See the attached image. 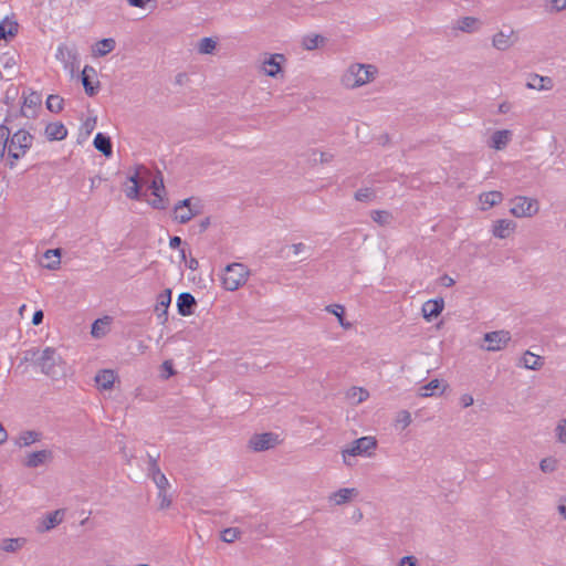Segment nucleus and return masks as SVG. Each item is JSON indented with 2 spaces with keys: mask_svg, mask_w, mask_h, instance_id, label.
I'll list each match as a JSON object with an SVG mask.
<instances>
[{
  "mask_svg": "<svg viewBox=\"0 0 566 566\" xmlns=\"http://www.w3.org/2000/svg\"><path fill=\"white\" fill-rule=\"evenodd\" d=\"M143 181L145 179H128L124 188L126 196L130 199L144 200L156 209H166L164 179H151V184L146 187Z\"/></svg>",
  "mask_w": 566,
  "mask_h": 566,
  "instance_id": "obj_1",
  "label": "nucleus"
},
{
  "mask_svg": "<svg viewBox=\"0 0 566 566\" xmlns=\"http://www.w3.org/2000/svg\"><path fill=\"white\" fill-rule=\"evenodd\" d=\"M31 359L41 369V371L53 379H59L65 375L66 363L57 350L53 347H45L40 350L29 352Z\"/></svg>",
  "mask_w": 566,
  "mask_h": 566,
  "instance_id": "obj_2",
  "label": "nucleus"
},
{
  "mask_svg": "<svg viewBox=\"0 0 566 566\" xmlns=\"http://www.w3.org/2000/svg\"><path fill=\"white\" fill-rule=\"evenodd\" d=\"M377 70L370 64H353L342 77L346 87L355 88L363 86L374 80Z\"/></svg>",
  "mask_w": 566,
  "mask_h": 566,
  "instance_id": "obj_3",
  "label": "nucleus"
},
{
  "mask_svg": "<svg viewBox=\"0 0 566 566\" xmlns=\"http://www.w3.org/2000/svg\"><path fill=\"white\" fill-rule=\"evenodd\" d=\"M377 448L375 437L366 436L354 440L348 447L342 450L343 461L346 465L352 467L354 463L350 458L354 457H371Z\"/></svg>",
  "mask_w": 566,
  "mask_h": 566,
  "instance_id": "obj_4",
  "label": "nucleus"
},
{
  "mask_svg": "<svg viewBox=\"0 0 566 566\" xmlns=\"http://www.w3.org/2000/svg\"><path fill=\"white\" fill-rule=\"evenodd\" d=\"M34 137L25 129H19L11 135L8 146V157L11 159L9 165L14 166V161L23 157L31 148Z\"/></svg>",
  "mask_w": 566,
  "mask_h": 566,
  "instance_id": "obj_5",
  "label": "nucleus"
},
{
  "mask_svg": "<svg viewBox=\"0 0 566 566\" xmlns=\"http://www.w3.org/2000/svg\"><path fill=\"white\" fill-rule=\"evenodd\" d=\"M249 274L248 268L242 263L227 265L222 274L223 287L231 292L237 291L247 283Z\"/></svg>",
  "mask_w": 566,
  "mask_h": 566,
  "instance_id": "obj_6",
  "label": "nucleus"
},
{
  "mask_svg": "<svg viewBox=\"0 0 566 566\" xmlns=\"http://www.w3.org/2000/svg\"><path fill=\"white\" fill-rule=\"evenodd\" d=\"M202 201L197 197H190L178 201L174 207V218L179 223H187L192 218L202 213Z\"/></svg>",
  "mask_w": 566,
  "mask_h": 566,
  "instance_id": "obj_7",
  "label": "nucleus"
},
{
  "mask_svg": "<svg viewBox=\"0 0 566 566\" xmlns=\"http://www.w3.org/2000/svg\"><path fill=\"white\" fill-rule=\"evenodd\" d=\"M510 212L516 218H531L537 214L539 203L536 199L517 196L511 200Z\"/></svg>",
  "mask_w": 566,
  "mask_h": 566,
  "instance_id": "obj_8",
  "label": "nucleus"
},
{
  "mask_svg": "<svg viewBox=\"0 0 566 566\" xmlns=\"http://www.w3.org/2000/svg\"><path fill=\"white\" fill-rule=\"evenodd\" d=\"M55 57L63 63L64 67L69 70L71 74L78 67V52L74 44H60L56 49Z\"/></svg>",
  "mask_w": 566,
  "mask_h": 566,
  "instance_id": "obj_9",
  "label": "nucleus"
},
{
  "mask_svg": "<svg viewBox=\"0 0 566 566\" xmlns=\"http://www.w3.org/2000/svg\"><path fill=\"white\" fill-rule=\"evenodd\" d=\"M53 460V452L50 449H43L27 453L22 459V465L28 469H36L46 465Z\"/></svg>",
  "mask_w": 566,
  "mask_h": 566,
  "instance_id": "obj_10",
  "label": "nucleus"
},
{
  "mask_svg": "<svg viewBox=\"0 0 566 566\" xmlns=\"http://www.w3.org/2000/svg\"><path fill=\"white\" fill-rule=\"evenodd\" d=\"M279 443H280L279 436L273 432L254 434L251 437V439L249 441L250 448L258 452L274 448Z\"/></svg>",
  "mask_w": 566,
  "mask_h": 566,
  "instance_id": "obj_11",
  "label": "nucleus"
},
{
  "mask_svg": "<svg viewBox=\"0 0 566 566\" xmlns=\"http://www.w3.org/2000/svg\"><path fill=\"white\" fill-rule=\"evenodd\" d=\"M286 62L284 54H265L262 61V71L270 77H276L282 72V65Z\"/></svg>",
  "mask_w": 566,
  "mask_h": 566,
  "instance_id": "obj_12",
  "label": "nucleus"
},
{
  "mask_svg": "<svg viewBox=\"0 0 566 566\" xmlns=\"http://www.w3.org/2000/svg\"><path fill=\"white\" fill-rule=\"evenodd\" d=\"M511 335L507 331H495L484 335V340L488 345L484 347L489 352H496L503 349L510 342Z\"/></svg>",
  "mask_w": 566,
  "mask_h": 566,
  "instance_id": "obj_13",
  "label": "nucleus"
},
{
  "mask_svg": "<svg viewBox=\"0 0 566 566\" xmlns=\"http://www.w3.org/2000/svg\"><path fill=\"white\" fill-rule=\"evenodd\" d=\"M41 95L36 92H31L29 95L23 94V104L21 107L22 116L27 118H34L36 108L41 106Z\"/></svg>",
  "mask_w": 566,
  "mask_h": 566,
  "instance_id": "obj_14",
  "label": "nucleus"
},
{
  "mask_svg": "<svg viewBox=\"0 0 566 566\" xmlns=\"http://www.w3.org/2000/svg\"><path fill=\"white\" fill-rule=\"evenodd\" d=\"M516 229V223L509 219H500L494 221L492 226V234L499 239L509 238Z\"/></svg>",
  "mask_w": 566,
  "mask_h": 566,
  "instance_id": "obj_15",
  "label": "nucleus"
},
{
  "mask_svg": "<svg viewBox=\"0 0 566 566\" xmlns=\"http://www.w3.org/2000/svg\"><path fill=\"white\" fill-rule=\"evenodd\" d=\"M512 136H513V134L509 129L495 130L491 135V137L488 142V145L490 148H493L495 150H502L512 140Z\"/></svg>",
  "mask_w": 566,
  "mask_h": 566,
  "instance_id": "obj_16",
  "label": "nucleus"
},
{
  "mask_svg": "<svg viewBox=\"0 0 566 566\" xmlns=\"http://www.w3.org/2000/svg\"><path fill=\"white\" fill-rule=\"evenodd\" d=\"M358 495V490L355 488H343L339 489L328 496V501L334 505H343L350 502Z\"/></svg>",
  "mask_w": 566,
  "mask_h": 566,
  "instance_id": "obj_17",
  "label": "nucleus"
},
{
  "mask_svg": "<svg viewBox=\"0 0 566 566\" xmlns=\"http://www.w3.org/2000/svg\"><path fill=\"white\" fill-rule=\"evenodd\" d=\"M171 303V290L167 289L161 292L157 297V303L155 306V312L161 323L167 321V311Z\"/></svg>",
  "mask_w": 566,
  "mask_h": 566,
  "instance_id": "obj_18",
  "label": "nucleus"
},
{
  "mask_svg": "<svg viewBox=\"0 0 566 566\" xmlns=\"http://www.w3.org/2000/svg\"><path fill=\"white\" fill-rule=\"evenodd\" d=\"M444 308V302L442 298L429 300L423 303L421 312L422 316L430 322L432 318L438 317Z\"/></svg>",
  "mask_w": 566,
  "mask_h": 566,
  "instance_id": "obj_19",
  "label": "nucleus"
},
{
  "mask_svg": "<svg viewBox=\"0 0 566 566\" xmlns=\"http://www.w3.org/2000/svg\"><path fill=\"white\" fill-rule=\"evenodd\" d=\"M117 375L112 369H103L95 376V382L102 390H109L113 388Z\"/></svg>",
  "mask_w": 566,
  "mask_h": 566,
  "instance_id": "obj_20",
  "label": "nucleus"
},
{
  "mask_svg": "<svg viewBox=\"0 0 566 566\" xmlns=\"http://www.w3.org/2000/svg\"><path fill=\"white\" fill-rule=\"evenodd\" d=\"M196 300L190 293H181L177 300L178 312L182 316H188L193 313L196 306Z\"/></svg>",
  "mask_w": 566,
  "mask_h": 566,
  "instance_id": "obj_21",
  "label": "nucleus"
},
{
  "mask_svg": "<svg viewBox=\"0 0 566 566\" xmlns=\"http://www.w3.org/2000/svg\"><path fill=\"white\" fill-rule=\"evenodd\" d=\"M44 134L49 140H62L67 136V129L61 122L46 125Z\"/></svg>",
  "mask_w": 566,
  "mask_h": 566,
  "instance_id": "obj_22",
  "label": "nucleus"
},
{
  "mask_svg": "<svg viewBox=\"0 0 566 566\" xmlns=\"http://www.w3.org/2000/svg\"><path fill=\"white\" fill-rule=\"evenodd\" d=\"M553 86L554 82L551 77L538 74L531 75V81L526 83L527 88L537 91H549Z\"/></svg>",
  "mask_w": 566,
  "mask_h": 566,
  "instance_id": "obj_23",
  "label": "nucleus"
},
{
  "mask_svg": "<svg viewBox=\"0 0 566 566\" xmlns=\"http://www.w3.org/2000/svg\"><path fill=\"white\" fill-rule=\"evenodd\" d=\"M90 74L95 75V69L90 65H85L84 70L82 71L81 80L82 84L84 86V91L88 96H94L98 92V82L94 86L90 80Z\"/></svg>",
  "mask_w": 566,
  "mask_h": 566,
  "instance_id": "obj_24",
  "label": "nucleus"
},
{
  "mask_svg": "<svg viewBox=\"0 0 566 566\" xmlns=\"http://www.w3.org/2000/svg\"><path fill=\"white\" fill-rule=\"evenodd\" d=\"M369 398V392L363 387H350L346 391V399L353 405L357 406Z\"/></svg>",
  "mask_w": 566,
  "mask_h": 566,
  "instance_id": "obj_25",
  "label": "nucleus"
},
{
  "mask_svg": "<svg viewBox=\"0 0 566 566\" xmlns=\"http://www.w3.org/2000/svg\"><path fill=\"white\" fill-rule=\"evenodd\" d=\"M17 66V56L13 53L4 52L0 54V71H6L9 75L14 73ZM0 78H3L2 72H0Z\"/></svg>",
  "mask_w": 566,
  "mask_h": 566,
  "instance_id": "obj_26",
  "label": "nucleus"
},
{
  "mask_svg": "<svg viewBox=\"0 0 566 566\" xmlns=\"http://www.w3.org/2000/svg\"><path fill=\"white\" fill-rule=\"evenodd\" d=\"M479 199L481 203V209L488 210L499 205L503 199V195L500 191H489L480 195Z\"/></svg>",
  "mask_w": 566,
  "mask_h": 566,
  "instance_id": "obj_27",
  "label": "nucleus"
},
{
  "mask_svg": "<svg viewBox=\"0 0 566 566\" xmlns=\"http://www.w3.org/2000/svg\"><path fill=\"white\" fill-rule=\"evenodd\" d=\"M42 434L34 430H27L19 434V437L15 440V444L19 448H25L29 447L38 441L41 440Z\"/></svg>",
  "mask_w": 566,
  "mask_h": 566,
  "instance_id": "obj_28",
  "label": "nucleus"
},
{
  "mask_svg": "<svg viewBox=\"0 0 566 566\" xmlns=\"http://www.w3.org/2000/svg\"><path fill=\"white\" fill-rule=\"evenodd\" d=\"M95 148L101 151L105 156H111L113 153V146L111 138L102 133H97L94 142H93Z\"/></svg>",
  "mask_w": 566,
  "mask_h": 566,
  "instance_id": "obj_29",
  "label": "nucleus"
},
{
  "mask_svg": "<svg viewBox=\"0 0 566 566\" xmlns=\"http://www.w3.org/2000/svg\"><path fill=\"white\" fill-rule=\"evenodd\" d=\"M325 311L335 315L337 317V321L339 325L344 329H350L353 327V324L350 322L345 321V307L340 304H331L325 307Z\"/></svg>",
  "mask_w": 566,
  "mask_h": 566,
  "instance_id": "obj_30",
  "label": "nucleus"
},
{
  "mask_svg": "<svg viewBox=\"0 0 566 566\" xmlns=\"http://www.w3.org/2000/svg\"><path fill=\"white\" fill-rule=\"evenodd\" d=\"M19 24L8 18L0 22V40H7L8 36H13L18 33Z\"/></svg>",
  "mask_w": 566,
  "mask_h": 566,
  "instance_id": "obj_31",
  "label": "nucleus"
},
{
  "mask_svg": "<svg viewBox=\"0 0 566 566\" xmlns=\"http://www.w3.org/2000/svg\"><path fill=\"white\" fill-rule=\"evenodd\" d=\"M25 538L23 537H17V538H4L2 539L1 544H0V548L3 551V552H7V553H15L18 552L20 548L23 547V545L25 544Z\"/></svg>",
  "mask_w": 566,
  "mask_h": 566,
  "instance_id": "obj_32",
  "label": "nucleus"
},
{
  "mask_svg": "<svg viewBox=\"0 0 566 566\" xmlns=\"http://www.w3.org/2000/svg\"><path fill=\"white\" fill-rule=\"evenodd\" d=\"M64 512L62 510H56L49 513L43 520V530L50 531L59 525L63 521Z\"/></svg>",
  "mask_w": 566,
  "mask_h": 566,
  "instance_id": "obj_33",
  "label": "nucleus"
},
{
  "mask_svg": "<svg viewBox=\"0 0 566 566\" xmlns=\"http://www.w3.org/2000/svg\"><path fill=\"white\" fill-rule=\"evenodd\" d=\"M523 365L527 369L537 370L544 365V359L538 355L526 352L523 356Z\"/></svg>",
  "mask_w": 566,
  "mask_h": 566,
  "instance_id": "obj_34",
  "label": "nucleus"
},
{
  "mask_svg": "<svg viewBox=\"0 0 566 566\" xmlns=\"http://www.w3.org/2000/svg\"><path fill=\"white\" fill-rule=\"evenodd\" d=\"M492 44L497 50H507L513 44L511 33L506 34L503 31L497 32L492 39Z\"/></svg>",
  "mask_w": 566,
  "mask_h": 566,
  "instance_id": "obj_35",
  "label": "nucleus"
},
{
  "mask_svg": "<svg viewBox=\"0 0 566 566\" xmlns=\"http://www.w3.org/2000/svg\"><path fill=\"white\" fill-rule=\"evenodd\" d=\"M480 21L474 17H464L458 21V29L462 32H474L479 29Z\"/></svg>",
  "mask_w": 566,
  "mask_h": 566,
  "instance_id": "obj_36",
  "label": "nucleus"
},
{
  "mask_svg": "<svg viewBox=\"0 0 566 566\" xmlns=\"http://www.w3.org/2000/svg\"><path fill=\"white\" fill-rule=\"evenodd\" d=\"M411 413L408 410H400L395 417L394 426L396 429L405 430L411 424Z\"/></svg>",
  "mask_w": 566,
  "mask_h": 566,
  "instance_id": "obj_37",
  "label": "nucleus"
},
{
  "mask_svg": "<svg viewBox=\"0 0 566 566\" xmlns=\"http://www.w3.org/2000/svg\"><path fill=\"white\" fill-rule=\"evenodd\" d=\"M370 217L374 222L381 227L389 226L392 221V214L387 210H373Z\"/></svg>",
  "mask_w": 566,
  "mask_h": 566,
  "instance_id": "obj_38",
  "label": "nucleus"
},
{
  "mask_svg": "<svg viewBox=\"0 0 566 566\" xmlns=\"http://www.w3.org/2000/svg\"><path fill=\"white\" fill-rule=\"evenodd\" d=\"M325 38L319 34H307L303 38L302 44L304 49L312 51L324 44Z\"/></svg>",
  "mask_w": 566,
  "mask_h": 566,
  "instance_id": "obj_39",
  "label": "nucleus"
},
{
  "mask_svg": "<svg viewBox=\"0 0 566 566\" xmlns=\"http://www.w3.org/2000/svg\"><path fill=\"white\" fill-rule=\"evenodd\" d=\"M108 317L98 318L92 325L91 334L95 338H101L107 334Z\"/></svg>",
  "mask_w": 566,
  "mask_h": 566,
  "instance_id": "obj_40",
  "label": "nucleus"
},
{
  "mask_svg": "<svg viewBox=\"0 0 566 566\" xmlns=\"http://www.w3.org/2000/svg\"><path fill=\"white\" fill-rule=\"evenodd\" d=\"M217 48V41L212 38H202L197 44L200 54H212Z\"/></svg>",
  "mask_w": 566,
  "mask_h": 566,
  "instance_id": "obj_41",
  "label": "nucleus"
},
{
  "mask_svg": "<svg viewBox=\"0 0 566 566\" xmlns=\"http://www.w3.org/2000/svg\"><path fill=\"white\" fill-rule=\"evenodd\" d=\"M126 177H153L148 166L144 164H134L129 167Z\"/></svg>",
  "mask_w": 566,
  "mask_h": 566,
  "instance_id": "obj_42",
  "label": "nucleus"
},
{
  "mask_svg": "<svg viewBox=\"0 0 566 566\" xmlns=\"http://www.w3.org/2000/svg\"><path fill=\"white\" fill-rule=\"evenodd\" d=\"M116 42L114 39H103L96 43V55L104 56L115 49Z\"/></svg>",
  "mask_w": 566,
  "mask_h": 566,
  "instance_id": "obj_43",
  "label": "nucleus"
},
{
  "mask_svg": "<svg viewBox=\"0 0 566 566\" xmlns=\"http://www.w3.org/2000/svg\"><path fill=\"white\" fill-rule=\"evenodd\" d=\"M44 258L51 260L46 264V268L50 269V270H56L60 266V263H61V250L60 249L48 250L44 253Z\"/></svg>",
  "mask_w": 566,
  "mask_h": 566,
  "instance_id": "obj_44",
  "label": "nucleus"
},
{
  "mask_svg": "<svg viewBox=\"0 0 566 566\" xmlns=\"http://www.w3.org/2000/svg\"><path fill=\"white\" fill-rule=\"evenodd\" d=\"M63 98L59 95H49L46 108L52 113H60L63 109Z\"/></svg>",
  "mask_w": 566,
  "mask_h": 566,
  "instance_id": "obj_45",
  "label": "nucleus"
},
{
  "mask_svg": "<svg viewBox=\"0 0 566 566\" xmlns=\"http://www.w3.org/2000/svg\"><path fill=\"white\" fill-rule=\"evenodd\" d=\"M376 198V191L373 188H361L355 192V199L361 202H370Z\"/></svg>",
  "mask_w": 566,
  "mask_h": 566,
  "instance_id": "obj_46",
  "label": "nucleus"
},
{
  "mask_svg": "<svg viewBox=\"0 0 566 566\" xmlns=\"http://www.w3.org/2000/svg\"><path fill=\"white\" fill-rule=\"evenodd\" d=\"M555 437L558 443L566 444V419H559L555 427Z\"/></svg>",
  "mask_w": 566,
  "mask_h": 566,
  "instance_id": "obj_47",
  "label": "nucleus"
},
{
  "mask_svg": "<svg viewBox=\"0 0 566 566\" xmlns=\"http://www.w3.org/2000/svg\"><path fill=\"white\" fill-rule=\"evenodd\" d=\"M11 132L6 124L0 125V149L4 153L8 149Z\"/></svg>",
  "mask_w": 566,
  "mask_h": 566,
  "instance_id": "obj_48",
  "label": "nucleus"
},
{
  "mask_svg": "<svg viewBox=\"0 0 566 566\" xmlns=\"http://www.w3.org/2000/svg\"><path fill=\"white\" fill-rule=\"evenodd\" d=\"M539 468L544 473H552L557 469V460L554 458H545L539 462Z\"/></svg>",
  "mask_w": 566,
  "mask_h": 566,
  "instance_id": "obj_49",
  "label": "nucleus"
},
{
  "mask_svg": "<svg viewBox=\"0 0 566 566\" xmlns=\"http://www.w3.org/2000/svg\"><path fill=\"white\" fill-rule=\"evenodd\" d=\"M161 473L163 472L160 471V468L158 465L157 459L151 457V455H149L148 468H147V475L150 479H154L156 475H159Z\"/></svg>",
  "mask_w": 566,
  "mask_h": 566,
  "instance_id": "obj_50",
  "label": "nucleus"
},
{
  "mask_svg": "<svg viewBox=\"0 0 566 566\" xmlns=\"http://www.w3.org/2000/svg\"><path fill=\"white\" fill-rule=\"evenodd\" d=\"M440 386V382L438 379L431 380L429 384L422 386L420 388V396L421 397H430L433 395V390L438 389Z\"/></svg>",
  "mask_w": 566,
  "mask_h": 566,
  "instance_id": "obj_51",
  "label": "nucleus"
},
{
  "mask_svg": "<svg viewBox=\"0 0 566 566\" xmlns=\"http://www.w3.org/2000/svg\"><path fill=\"white\" fill-rule=\"evenodd\" d=\"M168 489L158 490L157 499L159 501V509L165 510L171 505V499L167 493Z\"/></svg>",
  "mask_w": 566,
  "mask_h": 566,
  "instance_id": "obj_52",
  "label": "nucleus"
},
{
  "mask_svg": "<svg viewBox=\"0 0 566 566\" xmlns=\"http://www.w3.org/2000/svg\"><path fill=\"white\" fill-rule=\"evenodd\" d=\"M240 532L237 528H227L222 532L221 538L226 543H233L239 537Z\"/></svg>",
  "mask_w": 566,
  "mask_h": 566,
  "instance_id": "obj_53",
  "label": "nucleus"
},
{
  "mask_svg": "<svg viewBox=\"0 0 566 566\" xmlns=\"http://www.w3.org/2000/svg\"><path fill=\"white\" fill-rule=\"evenodd\" d=\"M333 158V156L328 153H319V151H316V150H313L312 151V161L313 163H328L331 161Z\"/></svg>",
  "mask_w": 566,
  "mask_h": 566,
  "instance_id": "obj_54",
  "label": "nucleus"
},
{
  "mask_svg": "<svg viewBox=\"0 0 566 566\" xmlns=\"http://www.w3.org/2000/svg\"><path fill=\"white\" fill-rule=\"evenodd\" d=\"M154 483L156 484L158 490L168 489L169 488V481L166 478L164 473L156 475L154 479H151Z\"/></svg>",
  "mask_w": 566,
  "mask_h": 566,
  "instance_id": "obj_55",
  "label": "nucleus"
},
{
  "mask_svg": "<svg viewBox=\"0 0 566 566\" xmlns=\"http://www.w3.org/2000/svg\"><path fill=\"white\" fill-rule=\"evenodd\" d=\"M163 378L168 379L172 375H175V369L172 367V364L168 360L163 363Z\"/></svg>",
  "mask_w": 566,
  "mask_h": 566,
  "instance_id": "obj_56",
  "label": "nucleus"
},
{
  "mask_svg": "<svg viewBox=\"0 0 566 566\" xmlns=\"http://www.w3.org/2000/svg\"><path fill=\"white\" fill-rule=\"evenodd\" d=\"M566 9V0H551V11L559 12Z\"/></svg>",
  "mask_w": 566,
  "mask_h": 566,
  "instance_id": "obj_57",
  "label": "nucleus"
},
{
  "mask_svg": "<svg viewBox=\"0 0 566 566\" xmlns=\"http://www.w3.org/2000/svg\"><path fill=\"white\" fill-rule=\"evenodd\" d=\"M398 566H417V559L413 556H405L400 559Z\"/></svg>",
  "mask_w": 566,
  "mask_h": 566,
  "instance_id": "obj_58",
  "label": "nucleus"
},
{
  "mask_svg": "<svg viewBox=\"0 0 566 566\" xmlns=\"http://www.w3.org/2000/svg\"><path fill=\"white\" fill-rule=\"evenodd\" d=\"M460 402H461L463 408H468V407L473 405L474 399H473V397L471 395L464 394V395L461 396Z\"/></svg>",
  "mask_w": 566,
  "mask_h": 566,
  "instance_id": "obj_59",
  "label": "nucleus"
},
{
  "mask_svg": "<svg viewBox=\"0 0 566 566\" xmlns=\"http://www.w3.org/2000/svg\"><path fill=\"white\" fill-rule=\"evenodd\" d=\"M44 314L41 310L35 311L32 317L33 325H40L43 322Z\"/></svg>",
  "mask_w": 566,
  "mask_h": 566,
  "instance_id": "obj_60",
  "label": "nucleus"
},
{
  "mask_svg": "<svg viewBox=\"0 0 566 566\" xmlns=\"http://www.w3.org/2000/svg\"><path fill=\"white\" fill-rule=\"evenodd\" d=\"M440 282H441V285H443L446 287H450V286L454 285V283H455V281L447 274L441 276Z\"/></svg>",
  "mask_w": 566,
  "mask_h": 566,
  "instance_id": "obj_61",
  "label": "nucleus"
},
{
  "mask_svg": "<svg viewBox=\"0 0 566 566\" xmlns=\"http://www.w3.org/2000/svg\"><path fill=\"white\" fill-rule=\"evenodd\" d=\"M291 249H292L293 253L295 255H297V254L302 253L303 251H305L306 245L304 243H302V242L294 243V244L291 245Z\"/></svg>",
  "mask_w": 566,
  "mask_h": 566,
  "instance_id": "obj_62",
  "label": "nucleus"
},
{
  "mask_svg": "<svg viewBox=\"0 0 566 566\" xmlns=\"http://www.w3.org/2000/svg\"><path fill=\"white\" fill-rule=\"evenodd\" d=\"M181 244V239L179 237H171L169 240V247L171 249H176Z\"/></svg>",
  "mask_w": 566,
  "mask_h": 566,
  "instance_id": "obj_63",
  "label": "nucleus"
},
{
  "mask_svg": "<svg viewBox=\"0 0 566 566\" xmlns=\"http://www.w3.org/2000/svg\"><path fill=\"white\" fill-rule=\"evenodd\" d=\"M558 511L566 518V497L560 500Z\"/></svg>",
  "mask_w": 566,
  "mask_h": 566,
  "instance_id": "obj_64",
  "label": "nucleus"
}]
</instances>
